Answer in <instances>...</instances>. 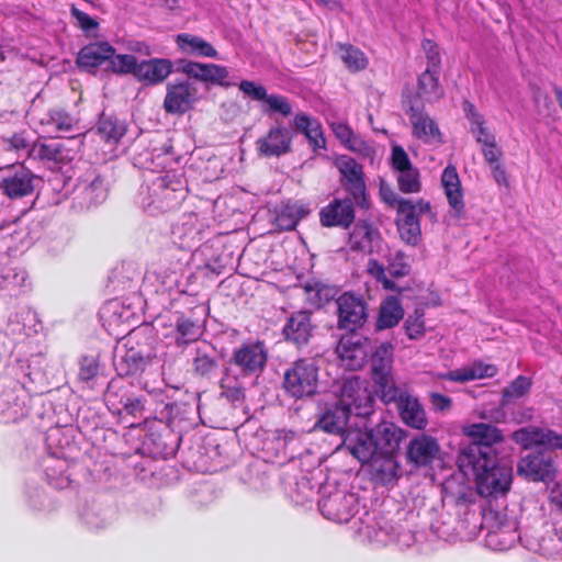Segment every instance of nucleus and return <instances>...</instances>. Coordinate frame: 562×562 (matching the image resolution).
I'll return each mask as SVG.
<instances>
[{
    "label": "nucleus",
    "mask_w": 562,
    "mask_h": 562,
    "mask_svg": "<svg viewBox=\"0 0 562 562\" xmlns=\"http://www.w3.org/2000/svg\"><path fill=\"white\" fill-rule=\"evenodd\" d=\"M115 48L108 42H93L83 46L77 56V65L88 71L108 63Z\"/></svg>",
    "instance_id": "nucleus-26"
},
{
    "label": "nucleus",
    "mask_w": 562,
    "mask_h": 562,
    "mask_svg": "<svg viewBox=\"0 0 562 562\" xmlns=\"http://www.w3.org/2000/svg\"><path fill=\"white\" fill-rule=\"evenodd\" d=\"M430 211L429 202L402 199L397 206V229L401 238L408 245H417L420 240L419 216Z\"/></svg>",
    "instance_id": "nucleus-9"
},
{
    "label": "nucleus",
    "mask_w": 562,
    "mask_h": 562,
    "mask_svg": "<svg viewBox=\"0 0 562 562\" xmlns=\"http://www.w3.org/2000/svg\"><path fill=\"white\" fill-rule=\"evenodd\" d=\"M335 165L345 180L346 188L355 196L362 194L364 191V182L361 166L353 158L348 156L338 157Z\"/></svg>",
    "instance_id": "nucleus-29"
},
{
    "label": "nucleus",
    "mask_w": 562,
    "mask_h": 562,
    "mask_svg": "<svg viewBox=\"0 0 562 562\" xmlns=\"http://www.w3.org/2000/svg\"><path fill=\"white\" fill-rule=\"evenodd\" d=\"M497 373V368L491 363L474 362L470 366L449 371L443 379L453 382H468L477 379L492 378Z\"/></svg>",
    "instance_id": "nucleus-33"
},
{
    "label": "nucleus",
    "mask_w": 562,
    "mask_h": 562,
    "mask_svg": "<svg viewBox=\"0 0 562 562\" xmlns=\"http://www.w3.org/2000/svg\"><path fill=\"white\" fill-rule=\"evenodd\" d=\"M532 381L525 375H518L507 387L503 390L505 402H514L527 395L531 389Z\"/></svg>",
    "instance_id": "nucleus-50"
},
{
    "label": "nucleus",
    "mask_w": 562,
    "mask_h": 562,
    "mask_svg": "<svg viewBox=\"0 0 562 562\" xmlns=\"http://www.w3.org/2000/svg\"><path fill=\"white\" fill-rule=\"evenodd\" d=\"M404 328L409 339H419L425 334V324L423 315H409L405 321Z\"/></svg>",
    "instance_id": "nucleus-58"
},
{
    "label": "nucleus",
    "mask_w": 562,
    "mask_h": 562,
    "mask_svg": "<svg viewBox=\"0 0 562 562\" xmlns=\"http://www.w3.org/2000/svg\"><path fill=\"white\" fill-rule=\"evenodd\" d=\"M3 146L7 149L14 150L16 153L27 154L31 156V148L33 146L31 139H29L24 133H16L10 137L3 138Z\"/></svg>",
    "instance_id": "nucleus-56"
},
{
    "label": "nucleus",
    "mask_w": 562,
    "mask_h": 562,
    "mask_svg": "<svg viewBox=\"0 0 562 562\" xmlns=\"http://www.w3.org/2000/svg\"><path fill=\"white\" fill-rule=\"evenodd\" d=\"M464 432L470 443L458 457V467L465 476H472L481 496H497L508 492L513 481V468L498 460L494 445L502 440L494 424H469Z\"/></svg>",
    "instance_id": "nucleus-1"
},
{
    "label": "nucleus",
    "mask_w": 562,
    "mask_h": 562,
    "mask_svg": "<svg viewBox=\"0 0 562 562\" xmlns=\"http://www.w3.org/2000/svg\"><path fill=\"white\" fill-rule=\"evenodd\" d=\"M387 271L394 278L407 276L409 273V262L406 255L400 250L385 255Z\"/></svg>",
    "instance_id": "nucleus-51"
},
{
    "label": "nucleus",
    "mask_w": 562,
    "mask_h": 562,
    "mask_svg": "<svg viewBox=\"0 0 562 562\" xmlns=\"http://www.w3.org/2000/svg\"><path fill=\"white\" fill-rule=\"evenodd\" d=\"M367 340L357 334L342 336L338 341L336 352L340 366L347 370H359L367 360Z\"/></svg>",
    "instance_id": "nucleus-13"
},
{
    "label": "nucleus",
    "mask_w": 562,
    "mask_h": 562,
    "mask_svg": "<svg viewBox=\"0 0 562 562\" xmlns=\"http://www.w3.org/2000/svg\"><path fill=\"white\" fill-rule=\"evenodd\" d=\"M285 391L301 398L313 395L318 386V367L313 359H300L284 373Z\"/></svg>",
    "instance_id": "nucleus-6"
},
{
    "label": "nucleus",
    "mask_w": 562,
    "mask_h": 562,
    "mask_svg": "<svg viewBox=\"0 0 562 562\" xmlns=\"http://www.w3.org/2000/svg\"><path fill=\"white\" fill-rule=\"evenodd\" d=\"M368 273L380 282L385 290H395V283L386 277V269L383 262L375 258L369 259L367 263Z\"/></svg>",
    "instance_id": "nucleus-53"
},
{
    "label": "nucleus",
    "mask_w": 562,
    "mask_h": 562,
    "mask_svg": "<svg viewBox=\"0 0 562 562\" xmlns=\"http://www.w3.org/2000/svg\"><path fill=\"white\" fill-rule=\"evenodd\" d=\"M373 400L356 376L344 381L340 393L326 394L319 403L318 422H348L351 417L367 418L372 413Z\"/></svg>",
    "instance_id": "nucleus-5"
},
{
    "label": "nucleus",
    "mask_w": 562,
    "mask_h": 562,
    "mask_svg": "<svg viewBox=\"0 0 562 562\" xmlns=\"http://www.w3.org/2000/svg\"><path fill=\"white\" fill-rule=\"evenodd\" d=\"M395 453H378L370 459L372 479L382 485H393L401 476V467L395 460Z\"/></svg>",
    "instance_id": "nucleus-25"
},
{
    "label": "nucleus",
    "mask_w": 562,
    "mask_h": 562,
    "mask_svg": "<svg viewBox=\"0 0 562 562\" xmlns=\"http://www.w3.org/2000/svg\"><path fill=\"white\" fill-rule=\"evenodd\" d=\"M331 130L340 143L351 151L358 154H369L370 146L359 135H357L349 125L345 123H333Z\"/></svg>",
    "instance_id": "nucleus-39"
},
{
    "label": "nucleus",
    "mask_w": 562,
    "mask_h": 562,
    "mask_svg": "<svg viewBox=\"0 0 562 562\" xmlns=\"http://www.w3.org/2000/svg\"><path fill=\"white\" fill-rule=\"evenodd\" d=\"M99 372V363L92 357H83L80 361L79 380L86 383L91 382Z\"/></svg>",
    "instance_id": "nucleus-60"
},
{
    "label": "nucleus",
    "mask_w": 562,
    "mask_h": 562,
    "mask_svg": "<svg viewBox=\"0 0 562 562\" xmlns=\"http://www.w3.org/2000/svg\"><path fill=\"white\" fill-rule=\"evenodd\" d=\"M137 59L131 54H113L109 60L108 70L117 75L133 74L137 70Z\"/></svg>",
    "instance_id": "nucleus-46"
},
{
    "label": "nucleus",
    "mask_w": 562,
    "mask_h": 562,
    "mask_svg": "<svg viewBox=\"0 0 562 562\" xmlns=\"http://www.w3.org/2000/svg\"><path fill=\"white\" fill-rule=\"evenodd\" d=\"M181 70L189 77L204 83L217 85L221 87H229L234 85V82L228 80L229 70L225 66L184 61L181 66Z\"/></svg>",
    "instance_id": "nucleus-18"
},
{
    "label": "nucleus",
    "mask_w": 562,
    "mask_h": 562,
    "mask_svg": "<svg viewBox=\"0 0 562 562\" xmlns=\"http://www.w3.org/2000/svg\"><path fill=\"white\" fill-rule=\"evenodd\" d=\"M81 520L91 529H102L108 525L104 510L97 504L87 505L80 513Z\"/></svg>",
    "instance_id": "nucleus-49"
},
{
    "label": "nucleus",
    "mask_w": 562,
    "mask_h": 562,
    "mask_svg": "<svg viewBox=\"0 0 562 562\" xmlns=\"http://www.w3.org/2000/svg\"><path fill=\"white\" fill-rule=\"evenodd\" d=\"M390 402H395L402 422H425L424 407L416 396L396 390L395 398Z\"/></svg>",
    "instance_id": "nucleus-34"
},
{
    "label": "nucleus",
    "mask_w": 562,
    "mask_h": 562,
    "mask_svg": "<svg viewBox=\"0 0 562 562\" xmlns=\"http://www.w3.org/2000/svg\"><path fill=\"white\" fill-rule=\"evenodd\" d=\"M75 431V424H53L46 430L48 454L43 460V468L48 484L58 490L68 487L72 482L71 469L80 454Z\"/></svg>",
    "instance_id": "nucleus-4"
},
{
    "label": "nucleus",
    "mask_w": 562,
    "mask_h": 562,
    "mask_svg": "<svg viewBox=\"0 0 562 562\" xmlns=\"http://www.w3.org/2000/svg\"><path fill=\"white\" fill-rule=\"evenodd\" d=\"M418 91L427 101L438 100L442 95L437 69L427 67V69L419 76Z\"/></svg>",
    "instance_id": "nucleus-42"
},
{
    "label": "nucleus",
    "mask_w": 562,
    "mask_h": 562,
    "mask_svg": "<svg viewBox=\"0 0 562 562\" xmlns=\"http://www.w3.org/2000/svg\"><path fill=\"white\" fill-rule=\"evenodd\" d=\"M392 166L398 172L397 182L402 192L420 191L419 171L412 165L408 155L401 146H394L392 149Z\"/></svg>",
    "instance_id": "nucleus-15"
},
{
    "label": "nucleus",
    "mask_w": 562,
    "mask_h": 562,
    "mask_svg": "<svg viewBox=\"0 0 562 562\" xmlns=\"http://www.w3.org/2000/svg\"><path fill=\"white\" fill-rule=\"evenodd\" d=\"M157 159L161 161H138V164L149 171L145 176V186L139 192L140 205L144 211L150 215H157L178 207L187 198L188 188L183 173L177 170H167L157 173V168L169 159L167 155H158Z\"/></svg>",
    "instance_id": "nucleus-3"
},
{
    "label": "nucleus",
    "mask_w": 562,
    "mask_h": 562,
    "mask_svg": "<svg viewBox=\"0 0 562 562\" xmlns=\"http://www.w3.org/2000/svg\"><path fill=\"white\" fill-rule=\"evenodd\" d=\"M41 124L47 134L69 132L76 124V120L61 110H50L42 119Z\"/></svg>",
    "instance_id": "nucleus-40"
},
{
    "label": "nucleus",
    "mask_w": 562,
    "mask_h": 562,
    "mask_svg": "<svg viewBox=\"0 0 562 562\" xmlns=\"http://www.w3.org/2000/svg\"><path fill=\"white\" fill-rule=\"evenodd\" d=\"M359 531L370 541L379 544H386L390 541L389 533L384 528L375 530L374 527L370 526L368 522H363V526L359 528Z\"/></svg>",
    "instance_id": "nucleus-63"
},
{
    "label": "nucleus",
    "mask_w": 562,
    "mask_h": 562,
    "mask_svg": "<svg viewBox=\"0 0 562 562\" xmlns=\"http://www.w3.org/2000/svg\"><path fill=\"white\" fill-rule=\"evenodd\" d=\"M193 366L196 373L207 375L215 369L216 362L214 358L205 351L198 349L196 356L193 360Z\"/></svg>",
    "instance_id": "nucleus-59"
},
{
    "label": "nucleus",
    "mask_w": 562,
    "mask_h": 562,
    "mask_svg": "<svg viewBox=\"0 0 562 562\" xmlns=\"http://www.w3.org/2000/svg\"><path fill=\"white\" fill-rule=\"evenodd\" d=\"M222 395L231 402H238L245 396V389L241 382L235 376L226 374L221 383Z\"/></svg>",
    "instance_id": "nucleus-52"
},
{
    "label": "nucleus",
    "mask_w": 562,
    "mask_h": 562,
    "mask_svg": "<svg viewBox=\"0 0 562 562\" xmlns=\"http://www.w3.org/2000/svg\"><path fill=\"white\" fill-rule=\"evenodd\" d=\"M262 113L267 115L279 114L281 116H289L293 112L290 100L281 94H268L262 102Z\"/></svg>",
    "instance_id": "nucleus-45"
},
{
    "label": "nucleus",
    "mask_w": 562,
    "mask_h": 562,
    "mask_svg": "<svg viewBox=\"0 0 562 562\" xmlns=\"http://www.w3.org/2000/svg\"><path fill=\"white\" fill-rule=\"evenodd\" d=\"M98 133L110 145H116L126 133L124 123L111 117H102L99 122Z\"/></svg>",
    "instance_id": "nucleus-44"
},
{
    "label": "nucleus",
    "mask_w": 562,
    "mask_h": 562,
    "mask_svg": "<svg viewBox=\"0 0 562 562\" xmlns=\"http://www.w3.org/2000/svg\"><path fill=\"white\" fill-rule=\"evenodd\" d=\"M539 550L542 555L548 558L560 555L562 554V539L558 533H551L542 538L539 543Z\"/></svg>",
    "instance_id": "nucleus-57"
},
{
    "label": "nucleus",
    "mask_w": 562,
    "mask_h": 562,
    "mask_svg": "<svg viewBox=\"0 0 562 562\" xmlns=\"http://www.w3.org/2000/svg\"><path fill=\"white\" fill-rule=\"evenodd\" d=\"M314 329L315 325L312 322L311 313L299 311L288 318L283 327V334L286 340L302 346L308 342Z\"/></svg>",
    "instance_id": "nucleus-22"
},
{
    "label": "nucleus",
    "mask_w": 562,
    "mask_h": 562,
    "mask_svg": "<svg viewBox=\"0 0 562 562\" xmlns=\"http://www.w3.org/2000/svg\"><path fill=\"white\" fill-rule=\"evenodd\" d=\"M268 359V350L263 342H248L233 353L234 363L246 374L260 373Z\"/></svg>",
    "instance_id": "nucleus-16"
},
{
    "label": "nucleus",
    "mask_w": 562,
    "mask_h": 562,
    "mask_svg": "<svg viewBox=\"0 0 562 562\" xmlns=\"http://www.w3.org/2000/svg\"><path fill=\"white\" fill-rule=\"evenodd\" d=\"M338 310V325L342 329L355 330L361 326L367 317L364 301L350 293H344L336 301Z\"/></svg>",
    "instance_id": "nucleus-14"
},
{
    "label": "nucleus",
    "mask_w": 562,
    "mask_h": 562,
    "mask_svg": "<svg viewBox=\"0 0 562 562\" xmlns=\"http://www.w3.org/2000/svg\"><path fill=\"white\" fill-rule=\"evenodd\" d=\"M199 100V90L190 79L172 81L167 85L164 109L170 114H184Z\"/></svg>",
    "instance_id": "nucleus-10"
},
{
    "label": "nucleus",
    "mask_w": 562,
    "mask_h": 562,
    "mask_svg": "<svg viewBox=\"0 0 562 562\" xmlns=\"http://www.w3.org/2000/svg\"><path fill=\"white\" fill-rule=\"evenodd\" d=\"M146 359L133 348L123 350L122 346L116 347L114 353V366L120 375H134L143 371Z\"/></svg>",
    "instance_id": "nucleus-31"
},
{
    "label": "nucleus",
    "mask_w": 562,
    "mask_h": 562,
    "mask_svg": "<svg viewBox=\"0 0 562 562\" xmlns=\"http://www.w3.org/2000/svg\"><path fill=\"white\" fill-rule=\"evenodd\" d=\"M75 190L88 207L103 202L106 198L104 182L92 167H88L85 173L76 178Z\"/></svg>",
    "instance_id": "nucleus-19"
},
{
    "label": "nucleus",
    "mask_w": 562,
    "mask_h": 562,
    "mask_svg": "<svg viewBox=\"0 0 562 562\" xmlns=\"http://www.w3.org/2000/svg\"><path fill=\"white\" fill-rule=\"evenodd\" d=\"M404 316V310L396 296L386 297L380 307L379 318L376 321L378 329H387L396 326Z\"/></svg>",
    "instance_id": "nucleus-38"
},
{
    "label": "nucleus",
    "mask_w": 562,
    "mask_h": 562,
    "mask_svg": "<svg viewBox=\"0 0 562 562\" xmlns=\"http://www.w3.org/2000/svg\"><path fill=\"white\" fill-rule=\"evenodd\" d=\"M514 440L524 449H562V435L546 427L529 426L517 430Z\"/></svg>",
    "instance_id": "nucleus-12"
},
{
    "label": "nucleus",
    "mask_w": 562,
    "mask_h": 562,
    "mask_svg": "<svg viewBox=\"0 0 562 562\" xmlns=\"http://www.w3.org/2000/svg\"><path fill=\"white\" fill-rule=\"evenodd\" d=\"M517 472L533 482H546L551 479L554 469L551 458L543 453H530L521 458Z\"/></svg>",
    "instance_id": "nucleus-21"
},
{
    "label": "nucleus",
    "mask_w": 562,
    "mask_h": 562,
    "mask_svg": "<svg viewBox=\"0 0 562 562\" xmlns=\"http://www.w3.org/2000/svg\"><path fill=\"white\" fill-rule=\"evenodd\" d=\"M177 44L179 49L188 55L207 58L217 57V50L212 44L195 35L179 34L177 36Z\"/></svg>",
    "instance_id": "nucleus-35"
},
{
    "label": "nucleus",
    "mask_w": 562,
    "mask_h": 562,
    "mask_svg": "<svg viewBox=\"0 0 562 562\" xmlns=\"http://www.w3.org/2000/svg\"><path fill=\"white\" fill-rule=\"evenodd\" d=\"M337 54L346 68L350 71H360L368 66V58L364 53L352 45L338 44Z\"/></svg>",
    "instance_id": "nucleus-41"
},
{
    "label": "nucleus",
    "mask_w": 562,
    "mask_h": 562,
    "mask_svg": "<svg viewBox=\"0 0 562 562\" xmlns=\"http://www.w3.org/2000/svg\"><path fill=\"white\" fill-rule=\"evenodd\" d=\"M177 328V342L179 345H187L196 340L201 334V326L189 318H179L176 324Z\"/></svg>",
    "instance_id": "nucleus-47"
},
{
    "label": "nucleus",
    "mask_w": 562,
    "mask_h": 562,
    "mask_svg": "<svg viewBox=\"0 0 562 562\" xmlns=\"http://www.w3.org/2000/svg\"><path fill=\"white\" fill-rule=\"evenodd\" d=\"M293 134L282 125H273L256 140V150L260 157H281L292 150Z\"/></svg>",
    "instance_id": "nucleus-11"
},
{
    "label": "nucleus",
    "mask_w": 562,
    "mask_h": 562,
    "mask_svg": "<svg viewBox=\"0 0 562 562\" xmlns=\"http://www.w3.org/2000/svg\"><path fill=\"white\" fill-rule=\"evenodd\" d=\"M406 113L412 125L413 135L416 138L429 145H438L443 142L438 124L423 108L412 105Z\"/></svg>",
    "instance_id": "nucleus-17"
},
{
    "label": "nucleus",
    "mask_w": 562,
    "mask_h": 562,
    "mask_svg": "<svg viewBox=\"0 0 562 562\" xmlns=\"http://www.w3.org/2000/svg\"><path fill=\"white\" fill-rule=\"evenodd\" d=\"M518 539V535L516 530H512L509 532H505L503 529L498 528L496 530H492L486 536V543L493 550H508Z\"/></svg>",
    "instance_id": "nucleus-48"
},
{
    "label": "nucleus",
    "mask_w": 562,
    "mask_h": 562,
    "mask_svg": "<svg viewBox=\"0 0 562 562\" xmlns=\"http://www.w3.org/2000/svg\"><path fill=\"white\" fill-rule=\"evenodd\" d=\"M303 289L306 293V300L317 307H321L325 303L329 302L336 294L334 288L325 285L317 281L306 282L303 285Z\"/></svg>",
    "instance_id": "nucleus-43"
},
{
    "label": "nucleus",
    "mask_w": 562,
    "mask_h": 562,
    "mask_svg": "<svg viewBox=\"0 0 562 562\" xmlns=\"http://www.w3.org/2000/svg\"><path fill=\"white\" fill-rule=\"evenodd\" d=\"M463 112L471 124V132L475 136L476 142L482 145V147L492 145L496 143L495 136L488 131L485 126V121L483 116L475 110V106L469 102H463Z\"/></svg>",
    "instance_id": "nucleus-36"
},
{
    "label": "nucleus",
    "mask_w": 562,
    "mask_h": 562,
    "mask_svg": "<svg viewBox=\"0 0 562 562\" xmlns=\"http://www.w3.org/2000/svg\"><path fill=\"white\" fill-rule=\"evenodd\" d=\"M441 184L445 189L448 203L450 205V216L461 220L465 214V204L463 201V191L461 181L456 167L449 165L445 168L441 176Z\"/></svg>",
    "instance_id": "nucleus-20"
},
{
    "label": "nucleus",
    "mask_w": 562,
    "mask_h": 562,
    "mask_svg": "<svg viewBox=\"0 0 562 562\" xmlns=\"http://www.w3.org/2000/svg\"><path fill=\"white\" fill-rule=\"evenodd\" d=\"M355 218L353 203L350 199L335 200L321 212L324 226L348 227Z\"/></svg>",
    "instance_id": "nucleus-27"
},
{
    "label": "nucleus",
    "mask_w": 562,
    "mask_h": 562,
    "mask_svg": "<svg viewBox=\"0 0 562 562\" xmlns=\"http://www.w3.org/2000/svg\"><path fill=\"white\" fill-rule=\"evenodd\" d=\"M70 14L76 20L78 26L86 33L99 27V23L95 19L91 18L75 5H71Z\"/></svg>",
    "instance_id": "nucleus-61"
},
{
    "label": "nucleus",
    "mask_w": 562,
    "mask_h": 562,
    "mask_svg": "<svg viewBox=\"0 0 562 562\" xmlns=\"http://www.w3.org/2000/svg\"><path fill=\"white\" fill-rule=\"evenodd\" d=\"M172 71V63L165 58L144 60L137 65L135 77L142 82L157 85L162 82Z\"/></svg>",
    "instance_id": "nucleus-28"
},
{
    "label": "nucleus",
    "mask_w": 562,
    "mask_h": 562,
    "mask_svg": "<svg viewBox=\"0 0 562 562\" xmlns=\"http://www.w3.org/2000/svg\"><path fill=\"white\" fill-rule=\"evenodd\" d=\"M31 157L40 160L57 161L61 154L56 144L35 143L31 148Z\"/></svg>",
    "instance_id": "nucleus-54"
},
{
    "label": "nucleus",
    "mask_w": 562,
    "mask_h": 562,
    "mask_svg": "<svg viewBox=\"0 0 562 562\" xmlns=\"http://www.w3.org/2000/svg\"><path fill=\"white\" fill-rule=\"evenodd\" d=\"M35 179L30 170L19 167L2 179L0 188L10 199H20L33 193Z\"/></svg>",
    "instance_id": "nucleus-23"
},
{
    "label": "nucleus",
    "mask_w": 562,
    "mask_h": 562,
    "mask_svg": "<svg viewBox=\"0 0 562 562\" xmlns=\"http://www.w3.org/2000/svg\"><path fill=\"white\" fill-rule=\"evenodd\" d=\"M439 452V445L432 437L420 435L415 437L407 451V457L411 462L416 465H426L431 462Z\"/></svg>",
    "instance_id": "nucleus-30"
},
{
    "label": "nucleus",
    "mask_w": 562,
    "mask_h": 562,
    "mask_svg": "<svg viewBox=\"0 0 562 562\" xmlns=\"http://www.w3.org/2000/svg\"><path fill=\"white\" fill-rule=\"evenodd\" d=\"M349 245L352 250L370 254L382 252L383 243L380 233L367 223L357 224L349 235Z\"/></svg>",
    "instance_id": "nucleus-24"
},
{
    "label": "nucleus",
    "mask_w": 562,
    "mask_h": 562,
    "mask_svg": "<svg viewBox=\"0 0 562 562\" xmlns=\"http://www.w3.org/2000/svg\"><path fill=\"white\" fill-rule=\"evenodd\" d=\"M307 213L308 210L304 205L285 204L276 212L273 224L280 231H292Z\"/></svg>",
    "instance_id": "nucleus-37"
},
{
    "label": "nucleus",
    "mask_w": 562,
    "mask_h": 562,
    "mask_svg": "<svg viewBox=\"0 0 562 562\" xmlns=\"http://www.w3.org/2000/svg\"><path fill=\"white\" fill-rule=\"evenodd\" d=\"M393 350L394 347L391 342H382L376 347L371 357L376 393L385 404L390 403L396 395V387L392 376Z\"/></svg>",
    "instance_id": "nucleus-8"
},
{
    "label": "nucleus",
    "mask_w": 562,
    "mask_h": 562,
    "mask_svg": "<svg viewBox=\"0 0 562 562\" xmlns=\"http://www.w3.org/2000/svg\"><path fill=\"white\" fill-rule=\"evenodd\" d=\"M7 286L21 288L27 280V274L22 268H11L3 274Z\"/></svg>",
    "instance_id": "nucleus-64"
},
{
    "label": "nucleus",
    "mask_w": 562,
    "mask_h": 562,
    "mask_svg": "<svg viewBox=\"0 0 562 562\" xmlns=\"http://www.w3.org/2000/svg\"><path fill=\"white\" fill-rule=\"evenodd\" d=\"M317 427L339 434L344 447L361 463L378 453H395L404 436L396 424H315Z\"/></svg>",
    "instance_id": "nucleus-2"
},
{
    "label": "nucleus",
    "mask_w": 562,
    "mask_h": 562,
    "mask_svg": "<svg viewBox=\"0 0 562 562\" xmlns=\"http://www.w3.org/2000/svg\"><path fill=\"white\" fill-rule=\"evenodd\" d=\"M239 90L246 95L257 101H262L267 97V90L263 86L250 80H243L239 83Z\"/></svg>",
    "instance_id": "nucleus-62"
},
{
    "label": "nucleus",
    "mask_w": 562,
    "mask_h": 562,
    "mask_svg": "<svg viewBox=\"0 0 562 562\" xmlns=\"http://www.w3.org/2000/svg\"><path fill=\"white\" fill-rule=\"evenodd\" d=\"M293 124L305 135L314 150L324 149L326 147L322 125L316 119L300 112L295 114Z\"/></svg>",
    "instance_id": "nucleus-32"
},
{
    "label": "nucleus",
    "mask_w": 562,
    "mask_h": 562,
    "mask_svg": "<svg viewBox=\"0 0 562 562\" xmlns=\"http://www.w3.org/2000/svg\"><path fill=\"white\" fill-rule=\"evenodd\" d=\"M322 515L331 521L348 522L358 510V497L345 490L324 487L322 498L318 501Z\"/></svg>",
    "instance_id": "nucleus-7"
},
{
    "label": "nucleus",
    "mask_w": 562,
    "mask_h": 562,
    "mask_svg": "<svg viewBox=\"0 0 562 562\" xmlns=\"http://www.w3.org/2000/svg\"><path fill=\"white\" fill-rule=\"evenodd\" d=\"M144 411L145 405L140 398L127 397L116 413L121 418H142Z\"/></svg>",
    "instance_id": "nucleus-55"
}]
</instances>
